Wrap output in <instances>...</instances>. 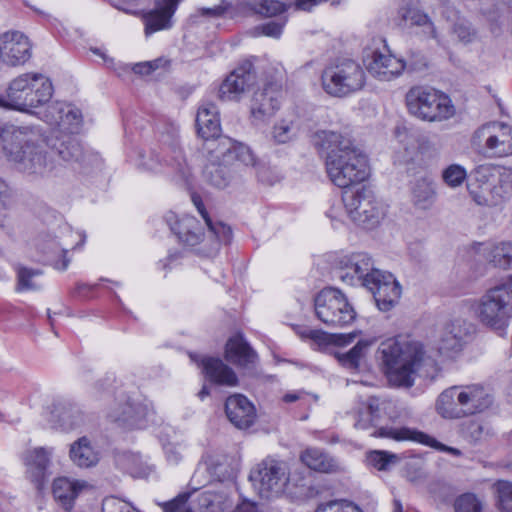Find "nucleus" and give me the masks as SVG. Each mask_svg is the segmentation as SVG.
I'll return each mask as SVG.
<instances>
[{"label":"nucleus","mask_w":512,"mask_h":512,"mask_svg":"<svg viewBox=\"0 0 512 512\" xmlns=\"http://www.w3.org/2000/svg\"><path fill=\"white\" fill-rule=\"evenodd\" d=\"M53 95L49 78L41 73H24L8 85V105L11 110L30 112L48 102Z\"/></svg>","instance_id":"nucleus-7"},{"label":"nucleus","mask_w":512,"mask_h":512,"mask_svg":"<svg viewBox=\"0 0 512 512\" xmlns=\"http://www.w3.org/2000/svg\"><path fill=\"white\" fill-rule=\"evenodd\" d=\"M383 405L384 403L381 402L378 398L369 397L366 402L363 403L361 409L358 412L355 427L362 430L376 427L381 418Z\"/></svg>","instance_id":"nucleus-42"},{"label":"nucleus","mask_w":512,"mask_h":512,"mask_svg":"<svg viewBox=\"0 0 512 512\" xmlns=\"http://www.w3.org/2000/svg\"><path fill=\"white\" fill-rule=\"evenodd\" d=\"M231 147L229 149V155L226 156L225 162L231 163L233 170L237 166L243 165L245 167H255L257 164V158L253 151L247 145L239 143L230 138Z\"/></svg>","instance_id":"nucleus-44"},{"label":"nucleus","mask_w":512,"mask_h":512,"mask_svg":"<svg viewBox=\"0 0 512 512\" xmlns=\"http://www.w3.org/2000/svg\"><path fill=\"white\" fill-rule=\"evenodd\" d=\"M409 113L428 122H441L454 116L455 107L446 94L427 86H413L406 93Z\"/></svg>","instance_id":"nucleus-8"},{"label":"nucleus","mask_w":512,"mask_h":512,"mask_svg":"<svg viewBox=\"0 0 512 512\" xmlns=\"http://www.w3.org/2000/svg\"><path fill=\"white\" fill-rule=\"evenodd\" d=\"M231 142L229 137L210 141L204 146L207 164L204 168L205 179L217 188H225L232 178V164L225 162L229 155Z\"/></svg>","instance_id":"nucleus-14"},{"label":"nucleus","mask_w":512,"mask_h":512,"mask_svg":"<svg viewBox=\"0 0 512 512\" xmlns=\"http://www.w3.org/2000/svg\"><path fill=\"white\" fill-rule=\"evenodd\" d=\"M370 277L366 288L373 294L377 307L384 312L391 310L401 297L399 282L391 273L379 269Z\"/></svg>","instance_id":"nucleus-17"},{"label":"nucleus","mask_w":512,"mask_h":512,"mask_svg":"<svg viewBox=\"0 0 512 512\" xmlns=\"http://www.w3.org/2000/svg\"><path fill=\"white\" fill-rule=\"evenodd\" d=\"M196 127L198 135L205 140L204 146L210 141H218L222 138L219 112L213 103H203L198 108Z\"/></svg>","instance_id":"nucleus-30"},{"label":"nucleus","mask_w":512,"mask_h":512,"mask_svg":"<svg viewBox=\"0 0 512 512\" xmlns=\"http://www.w3.org/2000/svg\"><path fill=\"white\" fill-rule=\"evenodd\" d=\"M487 171L484 165L478 166L471 174L467 183V189L472 200L480 206L496 207L499 206L495 199L490 178L487 177Z\"/></svg>","instance_id":"nucleus-28"},{"label":"nucleus","mask_w":512,"mask_h":512,"mask_svg":"<svg viewBox=\"0 0 512 512\" xmlns=\"http://www.w3.org/2000/svg\"><path fill=\"white\" fill-rule=\"evenodd\" d=\"M254 81L255 74L252 71V64L245 63L226 77L219 88V97L226 101L236 100L254 84Z\"/></svg>","instance_id":"nucleus-24"},{"label":"nucleus","mask_w":512,"mask_h":512,"mask_svg":"<svg viewBox=\"0 0 512 512\" xmlns=\"http://www.w3.org/2000/svg\"><path fill=\"white\" fill-rule=\"evenodd\" d=\"M313 144L324 155L326 172L334 185L348 188L367 179V158L350 138L322 130L314 134Z\"/></svg>","instance_id":"nucleus-1"},{"label":"nucleus","mask_w":512,"mask_h":512,"mask_svg":"<svg viewBox=\"0 0 512 512\" xmlns=\"http://www.w3.org/2000/svg\"><path fill=\"white\" fill-rule=\"evenodd\" d=\"M70 460L80 468H90L99 461V454L91 445L87 437H81L70 446Z\"/></svg>","instance_id":"nucleus-37"},{"label":"nucleus","mask_w":512,"mask_h":512,"mask_svg":"<svg viewBox=\"0 0 512 512\" xmlns=\"http://www.w3.org/2000/svg\"><path fill=\"white\" fill-rule=\"evenodd\" d=\"M471 324L465 319L454 318L446 322L439 334L438 350L440 354L449 356L461 351L465 338L469 335Z\"/></svg>","instance_id":"nucleus-20"},{"label":"nucleus","mask_w":512,"mask_h":512,"mask_svg":"<svg viewBox=\"0 0 512 512\" xmlns=\"http://www.w3.org/2000/svg\"><path fill=\"white\" fill-rule=\"evenodd\" d=\"M478 321L493 330L502 331L512 318V276L481 295L472 306Z\"/></svg>","instance_id":"nucleus-6"},{"label":"nucleus","mask_w":512,"mask_h":512,"mask_svg":"<svg viewBox=\"0 0 512 512\" xmlns=\"http://www.w3.org/2000/svg\"><path fill=\"white\" fill-rule=\"evenodd\" d=\"M31 45L21 32L10 31L0 37V57L11 66L25 63L30 58Z\"/></svg>","instance_id":"nucleus-19"},{"label":"nucleus","mask_w":512,"mask_h":512,"mask_svg":"<svg viewBox=\"0 0 512 512\" xmlns=\"http://www.w3.org/2000/svg\"><path fill=\"white\" fill-rule=\"evenodd\" d=\"M52 451L51 448L40 447L28 451L25 455L27 478L35 485L37 490H41L47 482Z\"/></svg>","instance_id":"nucleus-25"},{"label":"nucleus","mask_w":512,"mask_h":512,"mask_svg":"<svg viewBox=\"0 0 512 512\" xmlns=\"http://www.w3.org/2000/svg\"><path fill=\"white\" fill-rule=\"evenodd\" d=\"M399 16L406 25L422 27V32L430 38L437 39L438 34L429 16L415 7H402Z\"/></svg>","instance_id":"nucleus-41"},{"label":"nucleus","mask_w":512,"mask_h":512,"mask_svg":"<svg viewBox=\"0 0 512 512\" xmlns=\"http://www.w3.org/2000/svg\"><path fill=\"white\" fill-rule=\"evenodd\" d=\"M467 178L466 169L459 164H451L442 171V179L450 188H457Z\"/></svg>","instance_id":"nucleus-49"},{"label":"nucleus","mask_w":512,"mask_h":512,"mask_svg":"<svg viewBox=\"0 0 512 512\" xmlns=\"http://www.w3.org/2000/svg\"><path fill=\"white\" fill-rule=\"evenodd\" d=\"M479 249L484 256L496 267L503 269L512 268V242L502 241L496 244H480Z\"/></svg>","instance_id":"nucleus-40"},{"label":"nucleus","mask_w":512,"mask_h":512,"mask_svg":"<svg viewBox=\"0 0 512 512\" xmlns=\"http://www.w3.org/2000/svg\"><path fill=\"white\" fill-rule=\"evenodd\" d=\"M496 505L502 512H512V483L505 480L494 484Z\"/></svg>","instance_id":"nucleus-47"},{"label":"nucleus","mask_w":512,"mask_h":512,"mask_svg":"<svg viewBox=\"0 0 512 512\" xmlns=\"http://www.w3.org/2000/svg\"><path fill=\"white\" fill-rule=\"evenodd\" d=\"M201 14L209 17H220L223 15L225 9L222 6H215L213 8H202Z\"/></svg>","instance_id":"nucleus-63"},{"label":"nucleus","mask_w":512,"mask_h":512,"mask_svg":"<svg viewBox=\"0 0 512 512\" xmlns=\"http://www.w3.org/2000/svg\"><path fill=\"white\" fill-rule=\"evenodd\" d=\"M473 145L493 157L512 155V125L504 122H489L479 127L472 137Z\"/></svg>","instance_id":"nucleus-13"},{"label":"nucleus","mask_w":512,"mask_h":512,"mask_svg":"<svg viewBox=\"0 0 512 512\" xmlns=\"http://www.w3.org/2000/svg\"><path fill=\"white\" fill-rule=\"evenodd\" d=\"M441 13L444 18L453 22L452 33L461 43L469 44L477 39V30L467 19L460 17L459 12L453 7L447 6Z\"/></svg>","instance_id":"nucleus-38"},{"label":"nucleus","mask_w":512,"mask_h":512,"mask_svg":"<svg viewBox=\"0 0 512 512\" xmlns=\"http://www.w3.org/2000/svg\"><path fill=\"white\" fill-rule=\"evenodd\" d=\"M284 22L270 21L258 27L262 34L268 37L279 38L282 34Z\"/></svg>","instance_id":"nucleus-59"},{"label":"nucleus","mask_w":512,"mask_h":512,"mask_svg":"<svg viewBox=\"0 0 512 512\" xmlns=\"http://www.w3.org/2000/svg\"><path fill=\"white\" fill-rule=\"evenodd\" d=\"M41 119L54 128L47 143L52 155H57L65 162L80 161L83 150L73 136L82 124L80 110L71 104L57 101L46 107Z\"/></svg>","instance_id":"nucleus-4"},{"label":"nucleus","mask_w":512,"mask_h":512,"mask_svg":"<svg viewBox=\"0 0 512 512\" xmlns=\"http://www.w3.org/2000/svg\"><path fill=\"white\" fill-rule=\"evenodd\" d=\"M225 358L232 364L247 368L256 362L257 354L242 335H236L230 338L226 344Z\"/></svg>","instance_id":"nucleus-35"},{"label":"nucleus","mask_w":512,"mask_h":512,"mask_svg":"<svg viewBox=\"0 0 512 512\" xmlns=\"http://www.w3.org/2000/svg\"><path fill=\"white\" fill-rule=\"evenodd\" d=\"M192 200L204 220L207 233H204L200 222L193 216L186 215L179 219L175 213L169 212L165 221L179 241L195 248L202 256H215L221 245L230 241L231 229L222 222H213L199 197L193 196Z\"/></svg>","instance_id":"nucleus-2"},{"label":"nucleus","mask_w":512,"mask_h":512,"mask_svg":"<svg viewBox=\"0 0 512 512\" xmlns=\"http://www.w3.org/2000/svg\"><path fill=\"white\" fill-rule=\"evenodd\" d=\"M406 63L389 52L374 51L367 62L368 72L380 81H391L399 77Z\"/></svg>","instance_id":"nucleus-23"},{"label":"nucleus","mask_w":512,"mask_h":512,"mask_svg":"<svg viewBox=\"0 0 512 512\" xmlns=\"http://www.w3.org/2000/svg\"><path fill=\"white\" fill-rule=\"evenodd\" d=\"M279 108V93L268 85L264 89L256 91L251 101V118L255 125L267 122L274 116Z\"/></svg>","instance_id":"nucleus-26"},{"label":"nucleus","mask_w":512,"mask_h":512,"mask_svg":"<svg viewBox=\"0 0 512 512\" xmlns=\"http://www.w3.org/2000/svg\"><path fill=\"white\" fill-rule=\"evenodd\" d=\"M455 512H483L482 501L472 493L459 496L454 503Z\"/></svg>","instance_id":"nucleus-50"},{"label":"nucleus","mask_w":512,"mask_h":512,"mask_svg":"<svg viewBox=\"0 0 512 512\" xmlns=\"http://www.w3.org/2000/svg\"><path fill=\"white\" fill-rule=\"evenodd\" d=\"M461 433L469 442L476 444L489 436V429L478 420H469L462 423Z\"/></svg>","instance_id":"nucleus-46"},{"label":"nucleus","mask_w":512,"mask_h":512,"mask_svg":"<svg viewBox=\"0 0 512 512\" xmlns=\"http://www.w3.org/2000/svg\"><path fill=\"white\" fill-rule=\"evenodd\" d=\"M345 213L358 226L371 230L377 227L385 216V210L373 192L362 187L343 193Z\"/></svg>","instance_id":"nucleus-10"},{"label":"nucleus","mask_w":512,"mask_h":512,"mask_svg":"<svg viewBox=\"0 0 512 512\" xmlns=\"http://www.w3.org/2000/svg\"><path fill=\"white\" fill-rule=\"evenodd\" d=\"M300 129L299 118L295 115H288L274 125L272 137L275 142L285 144L296 139Z\"/></svg>","instance_id":"nucleus-43"},{"label":"nucleus","mask_w":512,"mask_h":512,"mask_svg":"<svg viewBox=\"0 0 512 512\" xmlns=\"http://www.w3.org/2000/svg\"><path fill=\"white\" fill-rule=\"evenodd\" d=\"M484 167L492 183L495 199L501 205L512 196V168L492 164Z\"/></svg>","instance_id":"nucleus-33"},{"label":"nucleus","mask_w":512,"mask_h":512,"mask_svg":"<svg viewBox=\"0 0 512 512\" xmlns=\"http://www.w3.org/2000/svg\"><path fill=\"white\" fill-rule=\"evenodd\" d=\"M373 344V339H360L348 352L337 353L336 358L342 366L349 369H358L361 360Z\"/></svg>","instance_id":"nucleus-45"},{"label":"nucleus","mask_w":512,"mask_h":512,"mask_svg":"<svg viewBox=\"0 0 512 512\" xmlns=\"http://www.w3.org/2000/svg\"><path fill=\"white\" fill-rule=\"evenodd\" d=\"M151 414L153 409L147 404L128 398L112 408L108 417L130 428H142Z\"/></svg>","instance_id":"nucleus-21"},{"label":"nucleus","mask_w":512,"mask_h":512,"mask_svg":"<svg viewBox=\"0 0 512 512\" xmlns=\"http://www.w3.org/2000/svg\"><path fill=\"white\" fill-rule=\"evenodd\" d=\"M190 358L198 366L202 367V372L213 383L224 386H236L238 378L232 368L226 365L222 360L213 357L190 354Z\"/></svg>","instance_id":"nucleus-27"},{"label":"nucleus","mask_w":512,"mask_h":512,"mask_svg":"<svg viewBox=\"0 0 512 512\" xmlns=\"http://www.w3.org/2000/svg\"><path fill=\"white\" fill-rule=\"evenodd\" d=\"M172 160L169 163H162L160 155L155 151L146 154H139L138 167L142 170L153 173H176L185 176L187 165L180 150L173 151Z\"/></svg>","instance_id":"nucleus-29"},{"label":"nucleus","mask_w":512,"mask_h":512,"mask_svg":"<svg viewBox=\"0 0 512 512\" xmlns=\"http://www.w3.org/2000/svg\"><path fill=\"white\" fill-rule=\"evenodd\" d=\"M371 435L374 437L390 438L396 441L411 440L430 446L438 451L450 453L454 456L462 455V452L459 449L444 445L430 435L406 427H380L375 429Z\"/></svg>","instance_id":"nucleus-18"},{"label":"nucleus","mask_w":512,"mask_h":512,"mask_svg":"<svg viewBox=\"0 0 512 512\" xmlns=\"http://www.w3.org/2000/svg\"><path fill=\"white\" fill-rule=\"evenodd\" d=\"M250 479L261 497H278L289 482L288 467L283 461L267 458L258 464Z\"/></svg>","instance_id":"nucleus-12"},{"label":"nucleus","mask_w":512,"mask_h":512,"mask_svg":"<svg viewBox=\"0 0 512 512\" xmlns=\"http://www.w3.org/2000/svg\"><path fill=\"white\" fill-rule=\"evenodd\" d=\"M88 486L85 481L73 480L68 477L56 478L53 482L52 492L55 500L69 511L79 493Z\"/></svg>","instance_id":"nucleus-34"},{"label":"nucleus","mask_w":512,"mask_h":512,"mask_svg":"<svg viewBox=\"0 0 512 512\" xmlns=\"http://www.w3.org/2000/svg\"><path fill=\"white\" fill-rule=\"evenodd\" d=\"M301 461L311 470L332 473L338 470L336 460L317 448H308L302 452Z\"/></svg>","instance_id":"nucleus-39"},{"label":"nucleus","mask_w":512,"mask_h":512,"mask_svg":"<svg viewBox=\"0 0 512 512\" xmlns=\"http://www.w3.org/2000/svg\"><path fill=\"white\" fill-rule=\"evenodd\" d=\"M135 509L127 502L114 497L106 498L102 504V512H134Z\"/></svg>","instance_id":"nucleus-56"},{"label":"nucleus","mask_w":512,"mask_h":512,"mask_svg":"<svg viewBox=\"0 0 512 512\" xmlns=\"http://www.w3.org/2000/svg\"><path fill=\"white\" fill-rule=\"evenodd\" d=\"M324 91L333 97H347L363 89L366 74L352 59H341L327 66L321 75Z\"/></svg>","instance_id":"nucleus-9"},{"label":"nucleus","mask_w":512,"mask_h":512,"mask_svg":"<svg viewBox=\"0 0 512 512\" xmlns=\"http://www.w3.org/2000/svg\"><path fill=\"white\" fill-rule=\"evenodd\" d=\"M199 508L204 512H221L225 509V502L221 495L213 492H204L200 495Z\"/></svg>","instance_id":"nucleus-51"},{"label":"nucleus","mask_w":512,"mask_h":512,"mask_svg":"<svg viewBox=\"0 0 512 512\" xmlns=\"http://www.w3.org/2000/svg\"><path fill=\"white\" fill-rule=\"evenodd\" d=\"M183 0H155L154 8L143 15L145 35L168 30L173 26V16Z\"/></svg>","instance_id":"nucleus-22"},{"label":"nucleus","mask_w":512,"mask_h":512,"mask_svg":"<svg viewBox=\"0 0 512 512\" xmlns=\"http://www.w3.org/2000/svg\"><path fill=\"white\" fill-rule=\"evenodd\" d=\"M225 411L230 422L239 429L250 427L256 417L253 404L241 394H235L227 398Z\"/></svg>","instance_id":"nucleus-31"},{"label":"nucleus","mask_w":512,"mask_h":512,"mask_svg":"<svg viewBox=\"0 0 512 512\" xmlns=\"http://www.w3.org/2000/svg\"><path fill=\"white\" fill-rule=\"evenodd\" d=\"M42 272L40 270L29 269L26 267H20L17 272L18 277V290H38L41 288V284L36 281Z\"/></svg>","instance_id":"nucleus-48"},{"label":"nucleus","mask_w":512,"mask_h":512,"mask_svg":"<svg viewBox=\"0 0 512 512\" xmlns=\"http://www.w3.org/2000/svg\"><path fill=\"white\" fill-rule=\"evenodd\" d=\"M423 357L419 342L398 338L383 341L377 350L382 370L389 383L395 387H411L416 368Z\"/></svg>","instance_id":"nucleus-5"},{"label":"nucleus","mask_w":512,"mask_h":512,"mask_svg":"<svg viewBox=\"0 0 512 512\" xmlns=\"http://www.w3.org/2000/svg\"><path fill=\"white\" fill-rule=\"evenodd\" d=\"M59 422L64 430H73L82 424L83 415L75 407L65 408L59 415Z\"/></svg>","instance_id":"nucleus-52"},{"label":"nucleus","mask_w":512,"mask_h":512,"mask_svg":"<svg viewBox=\"0 0 512 512\" xmlns=\"http://www.w3.org/2000/svg\"><path fill=\"white\" fill-rule=\"evenodd\" d=\"M159 64H160L159 59L154 60V61L137 63L134 65L133 71L136 74L147 75V74H150L151 72L155 71L159 67Z\"/></svg>","instance_id":"nucleus-60"},{"label":"nucleus","mask_w":512,"mask_h":512,"mask_svg":"<svg viewBox=\"0 0 512 512\" xmlns=\"http://www.w3.org/2000/svg\"><path fill=\"white\" fill-rule=\"evenodd\" d=\"M236 512H258L257 505L253 502L243 501L236 508Z\"/></svg>","instance_id":"nucleus-64"},{"label":"nucleus","mask_w":512,"mask_h":512,"mask_svg":"<svg viewBox=\"0 0 512 512\" xmlns=\"http://www.w3.org/2000/svg\"><path fill=\"white\" fill-rule=\"evenodd\" d=\"M317 318L330 327H345L356 318V312L347 297L338 289L326 288L314 300Z\"/></svg>","instance_id":"nucleus-11"},{"label":"nucleus","mask_w":512,"mask_h":512,"mask_svg":"<svg viewBox=\"0 0 512 512\" xmlns=\"http://www.w3.org/2000/svg\"><path fill=\"white\" fill-rule=\"evenodd\" d=\"M84 241L85 237L81 233L74 232L70 228L62 229L59 236L48 237L43 244L47 262L58 270H66L70 263V259L66 257L67 252L77 249Z\"/></svg>","instance_id":"nucleus-16"},{"label":"nucleus","mask_w":512,"mask_h":512,"mask_svg":"<svg viewBox=\"0 0 512 512\" xmlns=\"http://www.w3.org/2000/svg\"><path fill=\"white\" fill-rule=\"evenodd\" d=\"M459 397L465 417L481 413L492 404L491 396L479 385L459 387Z\"/></svg>","instance_id":"nucleus-32"},{"label":"nucleus","mask_w":512,"mask_h":512,"mask_svg":"<svg viewBox=\"0 0 512 512\" xmlns=\"http://www.w3.org/2000/svg\"><path fill=\"white\" fill-rule=\"evenodd\" d=\"M436 411L445 419H459L465 417L464 409L460 403L458 386L450 387L438 396Z\"/></svg>","instance_id":"nucleus-36"},{"label":"nucleus","mask_w":512,"mask_h":512,"mask_svg":"<svg viewBox=\"0 0 512 512\" xmlns=\"http://www.w3.org/2000/svg\"><path fill=\"white\" fill-rule=\"evenodd\" d=\"M286 10V5L278 0H262L256 7L257 13L272 17Z\"/></svg>","instance_id":"nucleus-55"},{"label":"nucleus","mask_w":512,"mask_h":512,"mask_svg":"<svg viewBox=\"0 0 512 512\" xmlns=\"http://www.w3.org/2000/svg\"><path fill=\"white\" fill-rule=\"evenodd\" d=\"M344 212L345 208L342 200L332 203L326 214L332 221H342Z\"/></svg>","instance_id":"nucleus-61"},{"label":"nucleus","mask_w":512,"mask_h":512,"mask_svg":"<svg viewBox=\"0 0 512 512\" xmlns=\"http://www.w3.org/2000/svg\"><path fill=\"white\" fill-rule=\"evenodd\" d=\"M12 198V192L7 183L0 178V208H6Z\"/></svg>","instance_id":"nucleus-62"},{"label":"nucleus","mask_w":512,"mask_h":512,"mask_svg":"<svg viewBox=\"0 0 512 512\" xmlns=\"http://www.w3.org/2000/svg\"><path fill=\"white\" fill-rule=\"evenodd\" d=\"M167 461L176 465L182 460L184 447L178 442H168L163 446Z\"/></svg>","instance_id":"nucleus-57"},{"label":"nucleus","mask_w":512,"mask_h":512,"mask_svg":"<svg viewBox=\"0 0 512 512\" xmlns=\"http://www.w3.org/2000/svg\"><path fill=\"white\" fill-rule=\"evenodd\" d=\"M0 140L5 156L17 168L31 174H43L54 169L52 155L40 146V137L28 127L0 126Z\"/></svg>","instance_id":"nucleus-3"},{"label":"nucleus","mask_w":512,"mask_h":512,"mask_svg":"<svg viewBox=\"0 0 512 512\" xmlns=\"http://www.w3.org/2000/svg\"><path fill=\"white\" fill-rule=\"evenodd\" d=\"M315 512H363L357 505L346 501H330L321 504Z\"/></svg>","instance_id":"nucleus-54"},{"label":"nucleus","mask_w":512,"mask_h":512,"mask_svg":"<svg viewBox=\"0 0 512 512\" xmlns=\"http://www.w3.org/2000/svg\"><path fill=\"white\" fill-rule=\"evenodd\" d=\"M189 493H180L174 499L159 503L163 512H193L188 506Z\"/></svg>","instance_id":"nucleus-53"},{"label":"nucleus","mask_w":512,"mask_h":512,"mask_svg":"<svg viewBox=\"0 0 512 512\" xmlns=\"http://www.w3.org/2000/svg\"><path fill=\"white\" fill-rule=\"evenodd\" d=\"M396 459L394 454H389L385 451H374L370 455V460L378 470L387 469L388 464Z\"/></svg>","instance_id":"nucleus-58"},{"label":"nucleus","mask_w":512,"mask_h":512,"mask_svg":"<svg viewBox=\"0 0 512 512\" xmlns=\"http://www.w3.org/2000/svg\"><path fill=\"white\" fill-rule=\"evenodd\" d=\"M333 265L338 277L348 285L366 287L374 268L372 257L366 252L338 254Z\"/></svg>","instance_id":"nucleus-15"}]
</instances>
